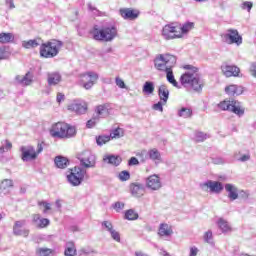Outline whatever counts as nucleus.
I'll use <instances>...</instances> for the list:
<instances>
[{
	"label": "nucleus",
	"mask_w": 256,
	"mask_h": 256,
	"mask_svg": "<svg viewBox=\"0 0 256 256\" xmlns=\"http://www.w3.org/2000/svg\"><path fill=\"white\" fill-rule=\"evenodd\" d=\"M184 69L188 72H185L180 77L181 84L184 85V87H189L196 93H201V91H203V81H201V77L197 73L199 68L193 65H185Z\"/></svg>",
	"instance_id": "nucleus-1"
},
{
	"label": "nucleus",
	"mask_w": 256,
	"mask_h": 256,
	"mask_svg": "<svg viewBox=\"0 0 256 256\" xmlns=\"http://www.w3.org/2000/svg\"><path fill=\"white\" fill-rule=\"evenodd\" d=\"M90 35L94 41H104L105 43H109L117 37V27L112 25L99 28V25H94L93 29L90 30Z\"/></svg>",
	"instance_id": "nucleus-2"
},
{
	"label": "nucleus",
	"mask_w": 256,
	"mask_h": 256,
	"mask_svg": "<svg viewBox=\"0 0 256 256\" xmlns=\"http://www.w3.org/2000/svg\"><path fill=\"white\" fill-rule=\"evenodd\" d=\"M50 135L54 139H71L77 135V130L65 122H57L52 125Z\"/></svg>",
	"instance_id": "nucleus-3"
},
{
	"label": "nucleus",
	"mask_w": 256,
	"mask_h": 256,
	"mask_svg": "<svg viewBox=\"0 0 256 256\" xmlns=\"http://www.w3.org/2000/svg\"><path fill=\"white\" fill-rule=\"evenodd\" d=\"M61 47H63V41L57 39H52L46 43H42L39 49L40 57L43 59H53V57H57L59 55Z\"/></svg>",
	"instance_id": "nucleus-4"
},
{
	"label": "nucleus",
	"mask_w": 256,
	"mask_h": 256,
	"mask_svg": "<svg viewBox=\"0 0 256 256\" xmlns=\"http://www.w3.org/2000/svg\"><path fill=\"white\" fill-rule=\"evenodd\" d=\"M153 63L154 68L157 69V71H167V69L175 67L177 57L171 54H158L155 56Z\"/></svg>",
	"instance_id": "nucleus-5"
},
{
	"label": "nucleus",
	"mask_w": 256,
	"mask_h": 256,
	"mask_svg": "<svg viewBox=\"0 0 256 256\" xmlns=\"http://www.w3.org/2000/svg\"><path fill=\"white\" fill-rule=\"evenodd\" d=\"M218 108L221 111H230L237 115L238 117H243L245 115V108L241 106V102L232 99V100H224L218 104Z\"/></svg>",
	"instance_id": "nucleus-6"
},
{
	"label": "nucleus",
	"mask_w": 256,
	"mask_h": 256,
	"mask_svg": "<svg viewBox=\"0 0 256 256\" xmlns=\"http://www.w3.org/2000/svg\"><path fill=\"white\" fill-rule=\"evenodd\" d=\"M21 159L24 163H29V161H35L40 153H43V143H38L37 151H35V147L32 145L21 146Z\"/></svg>",
	"instance_id": "nucleus-7"
},
{
	"label": "nucleus",
	"mask_w": 256,
	"mask_h": 256,
	"mask_svg": "<svg viewBox=\"0 0 256 256\" xmlns=\"http://www.w3.org/2000/svg\"><path fill=\"white\" fill-rule=\"evenodd\" d=\"M87 175V170L79 166H75L70 170V173L67 175V181L72 185V187H79Z\"/></svg>",
	"instance_id": "nucleus-8"
},
{
	"label": "nucleus",
	"mask_w": 256,
	"mask_h": 256,
	"mask_svg": "<svg viewBox=\"0 0 256 256\" xmlns=\"http://www.w3.org/2000/svg\"><path fill=\"white\" fill-rule=\"evenodd\" d=\"M77 159L80 161V165L83 169H93V167L97 165V157L89 150L77 154Z\"/></svg>",
	"instance_id": "nucleus-9"
},
{
	"label": "nucleus",
	"mask_w": 256,
	"mask_h": 256,
	"mask_svg": "<svg viewBox=\"0 0 256 256\" xmlns=\"http://www.w3.org/2000/svg\"><path fill=\"white\" fill-rule=\"evenodd\" d=\"M162 37L166 41L181 39L182 35L179 33V26L175 23L166 24L162 29Z\"/></svg>",
	"instance_id": "nucleus-10"
},
{
	"label": "nucleus",
	"mask_w": 256,
	"mask_h": 256,
	"mask_svg": "<svg viewBox=\"0 0 256 256\" xmlns=\"http://www.w3.org/2000/svg\"><path fill=\"white\" fill-rule=\"evenodd\" d=\"M200 189H202V191H207V189H210V193L219 195V193L223 192L225 186H223V183L219 181L207 180L206 182L200 184Z\"/></svg>",
	"instance_id": "nucleus-11"
},
{
	"label": "nucleus",
	"mask_w": 256,
	"mask_h": 256,
	"mask_svg": "<svg viewBox=\"0 0 256 256\" xmlns=\"http://www.w3.org/2000/svg\"><path fill=\"white\" fill-rule=\"evenodd\" d=\"M222 37L226 43H229V45H241L243 43V37H241V35H239V31L235 29H228Z\"/></svg>",
	"instance_id": "nucleus-12"
},
{
	"label": "nucleus",
	"mask_w": 256,
	"mask_h": 256,
	"mask_svg": "<svg viewBox=\"0 0 256 256\" xmlns=\"http://www.w3.org/2000/svg\"><path fill=\"white\" fill-rule=\"evenodd\" d=\"M15 83L17 85H21V87H29V85H33L35 81V74L32 71H28L24 76L16 75Z\"/></svg>",
	"instance_id": "nucleus-13"
},
{
	"label": "nucleus",
	"mask_w": 256,
	"mask_h": 256,
	"mask_svg": "<svg viewBox=\"0 0 256 256\" xmlns=\"http://www.w3.org/2000/svg\"><path fill=\"white\" fill-rule=\"evenodd\" d=\"M99 79V74L95 72H87L82 75V84L84 89L89 90L95 85V82Z\"/></svg>",
	"instance_id": "nucleus-14"
},
{
	"label": "nucleus",
	"mask_w": 256,
	"mask_h": 256,
	"mask_svg": "<svg viewBox=\"0 0 256 256\" xmlns=\"http://www.w3.org/2000/svg\"><path fill=\"white\" fill-rule=\"evenodd\" d=\"M138 157L142 158V161H145V159H150L151 161H155V163H160L161 161V152H159V150H157V148H153L148 150V152H146L145 150H143L140 154H138Z\"/></svg>",
	"instance_id": "nucleus-15"
},
{
	"label": "nucleus",
	"mask_w": 256,
	"mask_h": 256,
	"mask_svg": "<svg viewBox=\"0 0 256 256\" xmlns=\"http://www.w3.org/2000/svg\"><path fill=\"white\" fill-rule=\"evenodd\" d=\"M145 183L147 189H151V191H159V189L163 187L161 184V178L157 174L147 177Z\"/></svg>",
	"instance_id": "nucleus-16"
},
{
	"label": "nucleus",
	"mask_w": 256,
	"mask_h": 256,
	"mask_svg": "<svg viewBox=\"0 0 256 256\" xmlns=\"http://www.w3.org/2000/svg\"><path fill=\"white\" fill-rule=\"evenodd\" d=\"M221 71L225 77H239V73H241L239 67L228 63L222 64Z\"/></svg>",
	"instance_id": "nucleus-17"
},
{
	"label": "nucleus",
	"mask_w": 256,
	"mask_h": 256,
	"mask_svg": "<svg viewBox=\"0 0 256 256\" xmlns=\"http://www.w3.org/2000/svg\"><path fill=\"white\" fill-rule=\"evenodd\" d=\"M69 111H73L76 115H85L87 113V103L74 102L68 106Z\"/></svg>",
	"instance_id": "nucleus-18"
},
{
	"label": "nucleus",
	"mask_w": 256,
	"mask_h": 256,
	"mask_svg": "<svg viewBox=\"0 0 256 256\" xmlns=\"http://www.w3.org/2000/svg\"><path fill=\"white\" fill-rule=\"evenodd\" d=\"M132 197H143L145 195V185L141 183H131L129 186Z\"/></svg>",
	"instance_id": "nucleus-19"
},
{
	"label": "nucleus",
	"mask_w": 256,
	"mask_h": 256,
	"mask_svg": "<svg viewBox=\"0 0 256 256\" xmlns=\"http://www.w3.org/2000/svg\"><path fill=\"white\" fill-rule=\"evenodd\" d=\"M120 15L126 21H135L139 17V11L133 10L131 8L120 9Z\"/></svg>",
	"instance_id": "nucleus-20"
},
{
	"label": "nucleus",
	"mask_w": 256,
	"mask_h": 256,
	"mask_svg": "<svg viewBox=\"0 0 256 256\" xmlns=\"http://www.w3.org/2000/svg\"><path fill=\"white\" fill-rule=\"evenodd\" d=\"M224 189L228 193V199L230 201H236V199H239V189L235 184L226 183L224 185Z\"/></svg>",
	"instance_id": "nucleus-21"
},
{
	"label": "nucleus",
	"mask_w": 256,
	"mask_h": 256,
	"mask_svg": "<svg viewBox=\"0 0 256 256\" xmlns=\"http://www.w3.org/2000/svg\"><path fill=\"white\" fill-rule=\"evenodd\" d=\"M61 73L59 72H49L47 74V83L50 87H53L55 85H59L62 81Z\"/></svg>",
	"instance_id": "nucleus-22"
},
{
	"label": "nucleus",
	"mask_w": 256,
	"mask_h": 256,
	"mask_svg": "<svg viewBox=\"0 0 256 256\" xmlns=\"http://www.w3.org/2000/svg\"><path fill=\"white\" fill-rule=\"evenodd\" d=\"M158 96L160 101L163 102V105H167V101H169V88L167 85L162 84L158 88Z\"/></svg>",
	"instance_id": "nucleus-23"
},
{
	"label": "nucleus",
	"mask_w": 256,
	"mask_h": 256,
	"mask_svg": "<svg viewBox=\"0 0 256 256\" xmlns=\"http://www.w3.org/2000/svg\"><path fill=\"white\" fill-rule=\"evenodd\" d=\"M160 237H171L173 235V228L167 223H161L158 229Z\"/></svg>",
	"instance_id": "nucleus-24"
},
{
	"label": "nucleus",
	"mask_w": 256,
	"mask_h": 256,
	"mask_svg": "<svg viewBox=\"0 0 256 256\" xmlns=\"http://www.w3.org/2000/svg\"><path fill=\"white\" fill-rule=\"evenodd\" d=\"M103 161L108 163V165H114V167H119L121 165V162L123 161V159L119 155L110 154V155L105 156Z\"/></svg>",
	"instance_id": "nucleus-25"
},
{
	"label": "nucleus",
	"mask_w": 256,
	"mask_h": 256,
	"mask_svg": "<svg viewBox=\"0 0 256 256\" xmlns=\"http://www.w3.org/2000/svg\"><path fill=\"white\" fill-rule=\"evenodd\" d=\"M225 92L230 97H235L243 94V87L237 85H229L225 88Z\"/></svg>",
	"instance_id": "nucleus-26"
},
{
	"label": "nucleus",
	"mask_w": 256,
	"mask_h": 256,
	"mask_svg": "<svg viewBox=\"0 0 256 256\" xmlns=\"http://www.w3.org/2000/svg\"><path fill=\"white\" fill-rule=\"evenodd\" d=\"M95 113H96V115H94V116L98 117V119L107 117V115H109V108H108L107 104H102V105L96 106Z\"/></svg>",
	"instance_id": "nucleus-27"
},
{
	"label": "nucleus",
	"mask_w": 256,
	"mask_h": 256,
	"mask_svg": "<svg viewBox=\"0 0 256 256\" xmlns=\"http://www.w3.org/2000/svg\"><path fill=\"white\" fill-rule=\"evenodd\" d=\"M54 163L58 169H67L69 167V159L63 156H56Z\"/></svg>",
	"instance_id": "nucleus-28"
},
{
	"label": "nucleus",
	"mask_w": 256,
	"mask_h": 256,
	"mask_svg": "<svg viewBox=\"0 0 256 256\" xmlns=\"http://www.w3.org/2000/svg\"><path fill=\"white\" fill-rule=\"evenodd\" d=\"M217 226L222 233H229L231 231V226L229 225V222L223 218H219L217 221Z\"/></svg>",
	"instance_id": "nucleus-29"
},
{
	"label": "nucleus",
	"mask_w": 256,
	"mask_h": 256,
	"mask_svg": "<svg viewBox=\"0 0 256 256\" xmlns=\"http://www.w3.org/2000/svg\"><path fill=\"white\" fill-rule=\"evenodd\" d=\"M164 72H166V79L168 83H171L173 87H179V83L175 80V75H173V67L168 68Z\"/></svg>",
	"instance_id": "nucleus-30"
},
{
	"label": "nucleus",
	"mask_w": 256,
	"mask_h": 256,
	"mask_svg": "<svg viewBox=\"0 0 256 256\" xmlns=\"http://www.w3.org/2000/svg\"><path fill=\"white\" fill-rule=\"evenodd\" d=\"M13 41H15V35L13 33H0V43H13Z\"/></svg>",
	"instance_id": "nucleus-31"
},
{
	"label": "nucleus",
	"mask_w": 256,
	"mask_h": 256,
	"mask_svg": "<svg viewBox=\"0 0 256 256\" xmlns=\"http://www.w3.org/2000/svg\"><path fill=\"white\" fill-rule=\"evenodd\" d=\"M178 117L189 119L193 117V110L191 108L182 107L180 110H178Z\"/></svg>",
	"instance_id": "nucleus-32"
},
{
	"label": "nucleus",
	"mask_w": 256,
	"mask_h": 256,
	"mask_svg": "<svg viewBox=\"0 0 256 256\" xmlns=\"http://www.w3.org/2000/svg\"><path fill=\"white\" fill-rule=\"evenodd\" d=\"M65 256H75L77 255V250L75 249V244L73 242H67L64 251Z\"/></svg>",
	"instance_id": "nucleus-33"
},
{
	"label": "nucleus",
	"mask_w": 256,
	"mask_h": 256,
	"mask_svg": "<svg viewBox=\"0 0 256 256\" xmlns=\"http://www.w3.org/2000/svg\"><path fill=\"white\" fill-rule=\"evenodd\" d=\"M11 187H13V180L4 179L0 185V192L7 193Z\"/></svg>",
	"instance_id": "nucleus-34"
},
{
	"label": "nucleus",
	"mask_w": 256,
	"mask_h": 256,
	"mask_svg": "<svg viewBox=\"0 0 256 256\" xmlns=\"http://www.w3.org/2000/svg\"><path fill=\"white\" fill-rule=\"evenodd\" d=\"M22 47H24V49H36V47H39V40L32 39L28 41H23Z\"/></svg>",
	"instance_id": "nucleus-35"
},
{
	"label": "nucleus",
	"mask_w": 256,
	"mask_h": 256,
	"mask_svg": "<svg viewBox=\"0 0 256 256\" xmlns=\"http://www.w3.org/2000/svg\"><path fill=\"white\" fill-rule=\"evenodd\" d=\"M124 219H127V221H137L139 214L135 210L129 209L125 212Z\"/></svg>",
	"instance_id": "nucleus-36"
},
{
	"label": "nucleus",
	"mask_w": 256,
	"mask_h": 256,
	"mask_svg": "<svg viewBox=\"0 0 256 256\" xmlns=\"http://www.w3.org/2000/svg\"><path fill=\"white\" fill-rule=\"evenodd\" d=\"M142 91L146 93V95H151L153 91H155V84L151 81L145 82Z\"/></svg>",
	"instance_id": "nucleus-37"
},
{
	"label": "nucleus",
	"mask_w": 256,
	"mask_h": 256,
	"mask_svg": "<svg viewBox=\"0 0 256 256\" xmlns=\"http://www.w3.org/2000/svg\"><path fill=\"white\" fill-rule=\"evenodd\" d=\"M111 141V136L109 135H100L96 137V143L99 147H103L106 143Z\"/></svg>",
	"instance_id": "nucleus-38"
},
{
	"label": "nucleus",
	"mask_w": 256,
	"mask_h": 256,
	"mask_svg": "<svg viewBox=\"0 0 256 256\" xmlns=\"http://www.w3.org/2000/svg\"><path fill=\"white\" fill-rule=\"evenodd\" d=\"M195 27V23L186 22L181 27L178 26V31H181L182 35H185L188 31H191Z\"/></svg>",
	"instance_id": "nucleus-39"
},
{
	"label": "nucleus",
	"mask_w": 256,
	"mask_h": 256,
	"mask_svg": "<svg viewBox=\"0 0 256 256\" xmlns=\"http://www.w3.org/2000/svg\"><path fill=\"white\" fill-rule=\"evenodd\" d=\"M125 134V131L122 128H116L110 132V139H120V137H123Z\"/></svg>",
	"instance_id": "nucleus-40"
},
{
	"label": "nucleus",
	"mask_w": 256,
	"mask_h": 256,
	"mask_svg": "<svg viewBox=\"0 0 256 256\" xmlns=\"http://www.w3.org/2000/svg\"><path fill=\"white\" fill-rule=\"evenodd\" d=\"M11 149H13V144L9 140H5L0 147V155H3V153H7V151H11Z\"/></svg>",
	"instance_id": "nucleus-41"
},
{
	"label": "nucleus",
	"mask_w": 256,
	"mask_h": 256,
	"mask_svg": "<svg viewBox=\"0 0 256 256\" xmlns=\"http://www.w3.org/2000/svg\"><path fill=\"white\" fill-rule=\"evenodd\" d=\"M207 137H209V135L205 134L204 132L198 131L195 132L194 140L196 141V143H203V141H205Z\"/></svg>",
	"instance_id": "nucleus-42"
},
{
	"label": "nucleus",
	"mask_w": 256,
	"mask_h": 256,
	"mask_svg": "<svg viewBox=\"0 0 256 256\" xmlns=\"http://www.w3.org/2000/svg\"><path fill=\"white\" fill-rule=\"evenodd\" d=\"M204 241H205V243H208L212 247L215 246V242L213 241V231L208 230L207 232H205Z\"/></svg>",
	"instance_id": "nucleus-43"
},
{
	"label": "nucleus",
	"mask_w": 256,
	"mask_h": 256,
	"mask_svg": "<svg viewBox=\"0 0 256 256\" xmlns=\"http://www.w3.org/2000/svg\"><path fill=\"white\" fill-rule=\"evenodd\" d=\"M36 254L38 256H50V255H53V250L49 248H37Z\"/></svg>",
	"instance_id": "nucleus-44"
},
{
	"label": "nucleus",
	"mask_w": 256,
	"mask_h": 256,
	"mask_svg": "<svg viewBox=\"0 0 256 256\" xmlns=\"http://www.w3.org/2000/svg\"><path fill=\"white\" fill-rule=\"evenodd\" d=\"M13 233L14 235L17 236H23V237H28L29 236V230H23L21 228L13 227Z\"/></svg>",
	"instance_id": "nucleus-45"
},
{
	"label": "nucleus",
	"mask_w": 256,
	"mask_h": 256,
	"mask_svg": "<svg viewBox=\"0 0 256 256\" xmlns=\"http://www.w3.org/2000/svg\"><path fill=\"white\" fill-rule=\"evenodd\" d=\"M99 123V118L98 116H93L90 120L87 121L86 127L87 129H93Z\"/></svg>",
	"instance_id": "nucleus-46"
},
{
	"label": "nucleus",
	"mask_w": 256,
	"mask_h": 256,
	"mask_svg": "<svg viewBox=\"0 0 256 256\" xmlns=\"http://www.w3.org/2000/svg\"><path fill=\"white\" fill-rule=\"evenodd\" d=\"M118 179H120V181H129L131 179V173L127 170L121 171L118 175Z\"/></svg>",
	"instance_id": "nucleus-47"
},
{
	"label": "nucleus",
	"mask_w": 256,
	"mask_h": 256,
	"mask_svg": "<svg viewBox=\"0 0 256 256\" xmlns=\"http://www.w3.org/2000/svg\"><path fill=\"white\" fill-rule=\"evenodd\" d=\"M51 221H49V219L47 218H40V222H38V225H36V227H38V229H45V227H49Z\"/></svg>",
	"instance_id": "nucleus-48"
},
{
	"label": "nucleus",
	"mask_w": 256,
	"mask_h": 256,
	"mask_svg": "<svg viewBox=\"0 0 256 256\" xmlns=\"http://www.w3.org/2000/svg\"><path fill=\"white\" fill-rule=\"evenodd\" d=\"M101 226H102V229H104L105 231H108V233H110L114 229L111 221H103L101 223Z\"/></svg>",
	"instance_id": "nucleus-49"
},
{
	"label": "nucleus",
	"mask_w": 256,
	"mask_h": 256,
	"mask_svg": "<svg viewBox=\"0 0 256 256\" xmlns=\"http://www.w3.org/2000/svg\"><path fill=\"white\" fill-rule=\"evenodd\" d=\"M109 233L114 241H117V243L121 242V234H119L115 228H113Z\"/></svg>",
	"instance_id": "nucleus-50"
},
{
	"label": "nucleus",
	"mask_w": 256,
	"mask_h": 256,
	"mask_svg": "<svg viewBox=\"0 0 256 256\" xmlns=\"http://www.w3.org/2000/svg\"><path fill=\"white\" fill-rule=\"evenodd\" d=\"M39 207H44L43 213H47V211H51V203L46 201L38 202Z\"/></svg>",
	"instance_id": "nucleus-51"
},
{
	"label": "nucleus",
	"mask_w": 256,
	"mask_h": 256,
	"mask_svg": "<svg viewBox=\"0 0 256 256\" xmlns=\"http://www.w3.org/2000/svg\"><path fill=\"white\" fill-rule=\"evenodd\" d=\"M112 207L113 209H115V211H117V213H119L120 211H123V209H125V203L118 201L112 204Z\"/></svg>",
	"instance_id": "nucleus-52"
},
{
	"label": "nucleus",
	"mask_w": 256,
	"mask_h": 256,
	"mask_svg": "<svg viewBox=\"0 0 256 256\" xmlns=\"http://www.w3.org/2000/svg\"><path fill=\"white\" fill-rule=\"evenodd\" d=\"M251 160V154L248 152L246 154H242L241 157L238 158L240 163H247V161Z\"/></svg>",
	"instance_id": "nucleus-53"
},
{
	"label": "nucleus",
	"mask_w": 256,
	"mask_h": 256,
	"mask_svg": "<svg viewBox=\"0 0 256 256\" xmlns=\"http://www.w3.org/2000/svg\"><path fill=\"white\" fill-rule=\"evenodd\" d=\"M249 195V191L240 190L238 192V197H240V199H243L244 201H247V199H249Z\"/></svg>",
	"instance_id": "nucleus-54"
},
{
	"label": "nucleus",
	"mask_w": 256,
	"mask_h": 256,
	"mask_svg": "<svg viewBox=\"0 0 256 256\" xmlns=\"http://www.w3.org/2000/svg\"><path fill=\"white\" fill-rule=\"evenodd\" d=\"M163 101H159L156 104H153L152 109H154V111H160L161 113H163Z\"/></svg>",
	"instance_id": "nucleus-55"
},
{
	"label": "nucleus",
	"mask_w": 256,
	"mask_h": 256,
	"mask_svg": "<svg viewBox=\"0 0 256 256\" xmlns=\"http://www.w3.org/2000/svg\"><path fill=\"white\" fill-rule=\"evenodd\" d=\"M7 59V48L0 46V60Z\"/></svg>",
	"instance_id": "nucleus-56"
},
{
	"label": "nucleus",
	"mask_w": 256,
	"mask_h": 256,
	"mask_svg": "<svg viewBox=\"0 0 256 256\" xmlns=\"http://www.w3.org/2000/svg\"><path fill=\"white\" fill-rule=\"evenodd\" d=\"M116 85L117 87H119L120 89H125L127 86L125 85V81H123V79L116 77Z\"/></svg>",
	"instance_id": "nucleus-57"
},
{
	"label": "nucleus",
	"mask_w": 256,
	"mask_h": 256,
	"mask_svg": "<svg viewBox=\"0 0 256 256\" xmlns=\"http://www.w3.org/2000/svg\"><path fill=\"white\" fill-rule=\"evenodd\" d=\"M242 9H247V11H251L253 9V2L246 1L242 4Z\"/></svg>",
	"instance_id": "nucleus-58"
},
{
	"label": "nucleus",
	"mask_w": 256,
	"mask_h": 256,
	"mask_svg": "<svg viewBox=\"0 0 256 256\" xmlns=\"http://www.w3.org/2000/svg\"><path fill=\"white\" fill-rule=\"evenodd\" d=\"M40 221H41V215L39 214L32 215V223H34V225L37 226Z\"/></svg>",
	"instance_id": "nucleus-59"
},
{
	"label": "nucleus",
	"mask_w": 256,
	"mask_h": 256,
	"mask_svg": "<svg viewBox=\"0 0 256 256\" xmlns=\"http://www.w3.org/2000/svg\"><path fill=\"white\" fill-rule=\"evenodd\" d=\"M129 167H133V165H139V160L135 157H131L128 161Z\"/></svg>",
	"instance_id": "nucleus-60"
},
{
	"label": "nucleus",
	"mask_w": 256,
	"mask_h": 256,
	"mask_svg": "<svg viewBox=\"0 0 256 256\" xmlns=\"http://www.w3.org/2000/svg\"><path fill=\"white\" fill-rule=\"evenodd\" d=\"M197 253H199V249L195 246L190 248V254L189 256H197Z\"/></svg>",
	"instance_id": "nucleus-61"
},
{
	"label": "nucleus",
	"mask_w": 256,
	"mask_h": 256,
	"mask_svg": "<svg viewBox=\"0 0 256 256\" xmlns=\"http://www.w3.org/2000/svg\"><path fill=\"white\" fill-rule=\"evenodd\" d=\"M23 225H25V220H19L15 222L14 227H16V229H21V227H23Z\"/></svg>",
	"instance_id": "nucleus-62"
},
{
	"label": "nucleus",
	"mask_w": 256,
	"mask_h": 256,
	"mask_svg": "<svg viewBox=\"0 0 256 256\" xmlns=\"http://www.w3.org/2000/svg\"><path fill=\"white\" fill-rule=\"evenodd\" d=\"M57 103H61V101H65V94L58 93L56 98Z\"/></svg>",
	"instance_id": "nucleus-63"
},
{
	"label": "nucleus",
	"mask_w": 256,
	"mask_h": 256,
	"mask_svg": "<svg viewBox=\"0 0 256 256\" xmlns=\"http://www.w3.org/2000/svg\"><path fill=\"white\" fill-rule=\"evenodd\" d=\"M5 3L9 7V9H15L14 0H6Z\"/></svg>",
	"instance_id": "nucleus-64"
}]
</instances>
